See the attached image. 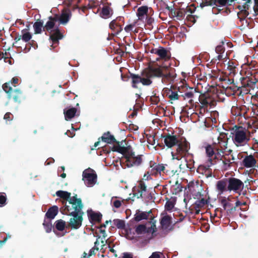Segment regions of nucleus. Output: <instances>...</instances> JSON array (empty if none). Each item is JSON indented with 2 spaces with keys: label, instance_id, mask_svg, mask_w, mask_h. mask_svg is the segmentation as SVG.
<instances>
[{
  "label": "nucleus",
  "instance_id": "52",
  "mask_svg": "<svg viewBox=\"0 0 258 258\" xmlns=\"http://www.w3.org/2000/svg\"><path fill=\"white\" fill-rule=\"evenodd\" d=\"M227 135L225 133H221L220 134L219 136L217 138L218 142H220L222 141L228 140Z\"/></svg>",
  "mask_w": 258,
  "mask_h": 258
},
{
  "label": "nucleus",
  "instance_id": "51",
  "mask_svg": "<svg viewBox=\"0 0 258 258\" xmlns=\"http://www.w3.org/2000/svg\"><path fill=\"white\" fill-rule=\"evenodd\" d=\"M160 101L159 98L158 96L156 95H153L150 97V101L151 104L157 105Z\"/></svg>",
  "mask_w": 258,
  "mask_h": 258
},
{
  "label": "nucleus",
  "instance_id": "61",
  "mask_svg": "<svg viewBox=\"0 0 258 258\" xmlns=\"http://www.w3.org/2000/svg\"><path fill=\"white\" fill-rule=\"evenodd\" d=\"M113 205L116 208H119L121 206V202L119 200H115L113 203Z\"/></svg>",
  "mask_w": 258,
  "mask_h": 258
},
{
  "label": "nucleus",
  "instance_id": "38",
  "mask_svg": "<svg viewBox=\"0 0 258 258\" xmlns=\"http://www.w3.org/2000/svg\"><path fill=\"white\" fill-rule=\"evenodd\" d=\"M241 83L244 87H250L251 88H253L256 83V81H255L254 80L250 79L249 78H242Z\"/></svg>",
  "mask_w": 258,
  "mask_h": 258
},
{
  "label": "nucleus",
  "instance_id": "11",
  "mask_svg": "<svg viewBox=\"0 0 258 258\" xmlns=\"http://www.w3.org/2000/svg\"><path fill=\"white\" fill-rule=\"evenodd\" d=\"M228 180V191H232L235 193L241 191L244 187L243 182L238 178L231 177L227 178Z\"/></svg>",
  "mask_w": 258,
  "mask_h": 258
},
{
  "label": "nucleus",
  "instance_id": "10",
  "mask_svg": "<svg viewBox=\"0 0 258 258\" xmlns=\"http://www.w3.org/2000/svg\"><path fill=\"white\" fill-rule=\"evenodd\" d=\"M133 192L134 196L137 199L143 198L148 192L147 185L143 179L139 180L137 185L133 188Z\"/></svg>",
  "mask_w": 258,
  "mask_h": 258
},
{
  "label": "nucleus",
  "instance_id": "42",
  "mask_svg": "<svg viewBox=\"0 0 258 258\" xmlns=\"http://www.w3.org/2000/svg\"><path fill=\"white\" fill-rule=\"evenodd\" d=\"M66 226V222L61 219L57 220L55 222V227L59 231H63L64 229Z\"/></svg>",
  "mask_w": 258,
  "mask_h": 258
},
{
  "label": "nucleus",
  "instance_id": "25",
  "mask_svg": "<svg viewBox=\"0 0 258 258\" xmlns=\"http://www.w3.org/2000/svg\"><path fill=\"white\" fill-rule=\"evenodd\" d=\"M150 167L152 169L150 171L147 172V174L150 173L151 175H156L158 173L161 174L162 171L164 172L165 166L163 164H156L154 162L153 164H150Z\"/></svg>",
  "mask_w": 258,
  "mask_h": 258
},
{
  "label": "nucleus",
  "instance_id": "15",
  "mask_svg": "<svg viewBox=\"0 0 258 258\" xmlns=\"http://www.w3.org/2000/svg\"><path fill=\"white\" fill-rule=\"evenodd\" d=\"M199 100L201 104V109L207 108L209 106H214L215 104L213 98L208 92L201 94L199 96Z\"/></svg>",
  "mask_w": 258,
  "mask_h": 258
},
{
  "label": "nucleus",
  "instance_id": "1",
  "mask_svg": "<svg viewBox=\"0 0 258 258\" xmlns=\"http://www.w3.org/2000/svg\"><path fill=\"white\" fill-rule=\"evenodd\" d=\"M112 151L122 155L121 162L128 168L137 167L143 162L142 155H136L131 146H119L118 145L112 148Z\"/></svg>",
  "mask_w": 258,
  "mask_h": 258
},
{
  "label": "nucleus",
  "instance_id": "3",
  "mask_svg": "<svg viewBox=\"0 0 258 258\" xmlns=\"http://www.w3.org/2000/svg\"><path fill=\"white\" fill-rule=\"evenodd\" d=\"M152 72L155 77H161L162 82L164 84L171 83L176 76L174 69L168 67L154 68Z\"/></svg>",
  "mask_w": 258,
  "mask_h": 258
},
{
  "label": "nucleus",
  "instance_id": "22",
  "mask_svg": "<svg viewBox=\"0 0 258 258\" xmlns=\"http://www.w3.org/2000/svg\"><path fill=\"white\" fill-rule=\"evenodd\" d=\"M228 180L227 178H223L217 182L216 188L219 194H222L228 190Z\"/></svg>",
  "mask_w": 258,
  "mask_h": 258
},
{
  "label": "nucleus",
  "instance_id": "44",
  "mask_svg": "<svg viewBox=\"0 0 258 258\" xmlns=\"http://www.w3.org/2000/svg\"><path fill=\"white\" fill-rule=\"evenodd\" d=\"M236 110L237 111L235 113L236 115L243 116L244 118L246 117V114H247L248 109L245 106L240 107L239 108H237Z\"/></svg>",
  "mask_w": 258,
  "mask_h": 258
},
{
  "label": "nucleus",
  "instance_id": "34",
  "mask_svg": "<svg viewBox=\"0 0 258 258\" xmlns=\"http://www.w3.org/2000/svg\"><path fill=\"white\" fill-rule=\"evenodd\" d=\"M58 212V208L56 206H53L48 209L45 214V217L49 219H53L56 216Z\"/></svg>",
  "mask_w": 258,
  "mask_h": 258
},
{
  "label": "nucleus",
  "instance_id": "9",
  "mask_svg": "<svg viewBox=\"0 0 258 258\" xmlns=\"http://www.w3.org/2000/svg\"><path fill=\"white\" fill-rule=\"evenodd\" d=\"M157 228L155 222H153L151 227L147 228L144 224L138 225L135 229L136 233L138 235L147 234L149 236L148 239L153 238V234L156 232Z\"/></svg>",
  "mask_w": 258,
  "mask_h": 258
},
{
  "label": "nucleus",
  "instance_id": "32",
  "mask_svg": "<svg viewBox=\"0 0 258 258\" xmlns=\"http://www.w3.org/2000/svg\"><path fill=\"white\" fill-rule=\"evenodd\" d=\"M113 12V10L108 6H104L100 13V16L103 19H108L112 16Z\"/></svg>",
  "mask_w": 258,
  "mask_h": 258
},
{
  "label": "nucleus",
  "instance_id": "7",
  "mask_svg": "<svg viewBox=\"0 0 258 258\" xmlns=\"http://www.w3.org/2000/svg\"><path fill=\"white\" fill-rule=\"evenodd\" d=\"M177 146L176 149V155L172 153L173 158L179 160L181 158L185 157L187 154H190L189 152L190 149V144L185 138L180 139L178 140V143L176 144Z\"/></svg>",
  "mask_w": 258,
  "mask_h": 258
},
{
  "label": "nucleus",
  "instance_id": "14",
  "mask_svg": "<svg viewBox=\"0 0 258 258\" xmlns=\"http://www.w3.org/2000/svg\"><path fill=\"white\" fill-rule=\"evenodd\" d=\"M242 165L247 168H258V156L256 154L245 156L242 161Z\"/></svg>",
  "mask_w": 258,
  "mask_h": 258
},
{
  "label": "nucleus",
  "instance_id": "29",
  "mask_svg": "<svg viewBox=\"0 0 258 258\" xmlns=\"http://www.w3.org/2000/svg\"><path fill=\"white\" fill-rule=\"evenodd\" d=\"M151 213V210L148 212H141L138 210L135 215L134 220L136 222H139L142 220H147L149 218Z\"/></svg>",
  "mask_w": 258,
  "mask_h": 258
},
{
  "label": "nucleus",
  "instance_id": "57",
  "mask_svg": "<svg viewBox=\"0 0 258 258\" xmlns=\"http://www.w3.org/2000/svg\"><path fill=\"white\" fill-rule=\"evenodd\" d=\"M236 207L235 206H233L230 208H228V209H227L226 211V213H227V215H228V216H230L231 215H232L236 210Z\"/></svg>",
  "mask_w": 258,
  "mask_h": 258
},
{
  "label": "nucleus",
  "instance_id": "31",
  "mask_svg": "<svg viewBox=\"0 0 258 258\" xmlns=\"http://www.w3.org/2000/svg\"><path fill=\"white\" fill-rule=\"evenodd\" d=\"M148 8L146 6L139 7L137 10V15L140 20H143L148 16Z\"/></svg>",
  "mask_w": 258,
  "mask_h": 258
},
{
  "label": "nucleus",
  "instance_id": "49",
  "mask_svg": "<svg viewBox=\"0 0 258 258\" xmlns=\"http://www.w3.org/2000/svg\"><path fill=\"white\" fill-rule=\"evenodd\" d=\"M208 203L207 200H205L204 198L201 199L200 200L197 201L195 203V204L198 208H201L204 207Z\"/></svg>",
  "mask_w": 258,
  "mask_h": 258
},
{
  "label": "nucleus",
  "instance_id": "35",
  "mask_svg": "<svg viewBox=\"0 0 258 258\" xmlns=\"http://www.w3.org/2000/svg\"><path fill=\"white\" fill-rule=\"evenodd\" d=\"M186 161V166L188 168L190 169L191 171L194 170V163L195 161L194 160V155L192 153L187 154L184 157Z\"/></svg>",
  "mask_w": 258,
  "mask_h": 258
},
{
  "label": "nucleus",
  "instance_id": "19",
  "mask_svg": "<svg viewBox=\"0 0 258 258\" xmlns=\"http://www.w3.org/2000/svg\"><path fill=\"white\" fill-rule=\"evenodd\" d=\"M162 138H164L165 145L169 148H171L178 143L179 139L175 135H171L168 133L164 135H162Z\"/></svg>",
  "mask_w": 258,
  "mask_h": 258
},
{
  "label": "nucleus",
  "instance_id": "58",
  "mask_svg": "<svg viewBox=\"0 0 258 258\" xmlns=\"http://www.w3.org/2000/svg\"><path fill=\"white\" fill-rule=\"evenodd\" d=\"M19 82V79L17 77H14L12 79V80L8 82V83H10V86L11 85H13L14 87H16V85Z\"/></svg>",
  "mask_w": 258,
  "mask_h": 258
},
{
  "label": "nucleus",
  "instance_id": "27",
  "mask_svg": "<svg viewBox=\"0 0 258 258\" xmlns=\"http://www.w3.org/2000/svg\"><path fill=\"white\" fill-rule=\"evenodd\" d=\"M88 215L89 221L92 224L101 222L102 215L100 213H96L91 211L90 212L88 211Z\"/></svg>",
  "mask_w": 258,
  "mask_h": 258
},
{
  "label": "nucleus",
  "instance_id": "63",
  "mask_svg": "<svg viewBox=\"0 0 258 258\" xmlns=\"http://www.w3.org/2000/svg\"><path fill=\"white\" fill-rule=\"evenodd\" d=\"M149 258H160V252H154Z\"/></svg>",
  "mask_w": 258,
  "mask_h": 258
},
{
  "label": "nucleus",
  "instance_id": "43",
  "mask_svg": "<svg viewBox=\"0 0 258 258\" xmlns=\"http://www.w3.org/2000/svg\"><path fill=\"white\" fill-rule=\"evenodd\" d=\"M22 39L25 42H28L32 38L31 33L25 29L22 30Z\"/></svg>",
  "mask_w": 258,
  "mask_h": 258
},
{
  "label": "nucleus",
  "instance_id": "26",
  "mask_svg": "<svg viewBox=\"0 0 258 258\" xmlns=\"http://www.w3.org/2000/svg\"><path fill=\"white\" fill-rule=\"evenodd\" d=\"M197 171L198 173L205 175L206 178L212 177L213 175L212 170L210 168V166H206L201 165L198 167Z\"/></svg>",
  "mask_w": 258,
  "mask_h": 258
},
{
  "label": "nucleus",
  "instance_id": "6",
  "mask_svg": "<svg viewBox=\"0 0 258 258\" xmlns=\"http://www.w3.org/2000/svg\"><path fill=\"white\" fill-rule=\"evenodd\" d=\"M205 151L206 155L209 158L208 161L211 165L215 164L218 160L222 159V151L218 149L216 143L212 145L208 144L205 146Z\"/></svg>",
  "mask_w": 258,
  "mask_h": 258
},
{
  "label": "nucleus",
  "instance_id": "13",
  "mask_svg": "<svg viewBox=\"0 0 258 258\" xmlns=\"http://www.w3.org/2000/svg\"><path fill=\"white\" fill-rule=\"evenodd\" d=\"M84 213L66 214L68 216H72L66 227L71 228L72 229H78L82 225L83 221V215Z\"/></svg>",
  "mask_w": 258,
  "mask_h": 258
},
{
  "label": "nucleus",
  "instance_id": "30",
  "mask_svg": "<svg viewBox=\"0 0 258 258\" xmlns=\"http://www.w3.org/2000/svg\"><path fill=\"white\" fill-rule=\"evenodd\" d=\"M172 224V218L170 216L166 215L161 218L160 224L163 229L166 230Z\"/></svg>",
  "mask_w": 258,
  "mask_h": 258
},
{
  "label": "nucleus",
  "instance_id": "45",
  "mask_svg": "<svg viewBox=\"0 0 258 258\" xmlns=\"http://www.w3.org/2000/svg\"><path fill=\"white\" fill-rule=\"evenodd\" d=\"M222 159H223V160L222 159L221 160H222L224 169L225 170H227L228 169L230 168L232 163V162H230L231 159L229 158H227L225 155H223Z\"/></svg>",
  "mask_w": 258,
  "mask_h": 258
},
{
  "label": "nucleus",
  "instance_id": "64",
  "mask_svg": "<svg viewBox=\"0 0 258 258\" xmlns=\"http://www.w3.org/2000/svg\"><path fill=\"white\" fill-rule=\"evenodd\" d=\"M133 254L131 253L124 252L122 258H133Z\"/></svg>",
  "mask_w": 258,
  "mask_h": 258
},
{
  "label": "nucleus",
  "instance_id": "54",
  "mask_svg": "<svg viewBox=\"0 0 258 258\" xmlns=\"http://www.w3.org/2000/svg\"><path fill=\"white\" fill-rule=\"evenodd\" d=\"M185 12L184 11L178 10L176 12V17L178 20L182 19L185 16Z\"/></svg>",
  "mask_w": 258,
  "mask_h": 258
},
{
  "label": "nucleus",
  "instance_id": "62",
  "mask_svg": "<svg viewBox=\"0 0 258 258\" xmlns=\"http://www.w3.org/2000/svg\"><path fill=\"white\" fill-rule=\"evenodd\" d=\"M229 0H215V2L218 3L220 6H225Z\"/></svg>",
  "mask_w": 258,
  "mask_h": 258
},
{
  "label": "nucleus",
  "instance_id": "23",
  "mask_svg": "<svg viewBox=\"0 0 258 258\" xmlns=\"http://www.w3.org/2000/svg\"><path fill=\"white\" fill-rule=\"evenodd\" d=\"M49 20L46 22L44 26L43 27V30L44 31H47L51 33L53 30V28H55V23L57 21L56 17L50 16L49 17Z\"/></svg>",
  "mask_w": 258,
  "mask_h": 258
},
{
  "label": "nucleus",
  "instance_id": "36",
  "mask_svg": "<svg viewBox=\"0 0 258 258\" xmlns=\"http://www.w3.org/2000/svg\"><path fill=\"white\" fill-rule=\"evenodd\" d=\"M76 112L77 109L74 107H72L67 110H64L63 113L64 114L65 119L67 120L71 119L75 116Z\"/></svg>",
  "mask_w": 258,
  "mask_h": 258
},
{
  "label": "nucleus",
  "instance_id": "56",
  "mask_svg": "<svg viewBox=\"0 0 258 258\" xmlns=\"http://www.w3.org/2000/svg\"><path fill=\"white\" fill-rule=\"evenodd\" d=\"M7 198L5 195L0 194V207H3L6 204Z\"/></svg>",
  "mask_w": 258,
  "mask_h": 258
},
{
  "label": "nucleus",
  "instance_id": "16",
  "mask_svg": "<svg viewBox=\"0 0 258 258\" xmlns=\"http://www.w3.org/2000/svg\"><path fill=\"white\" fill-rule=\"evenodd\" d=\"M163 95L172 101L179 100L180 98L178 93V90L176 89V85H171L170 88H164L163 89Z\"/></svg>",
  "mask_w": 258,
  "mask_h": 258
},
{
  "label": "nucleus",
  "instance_id": "59",
  "mask_svg": "<svg viewBox=\"0 0 258 258\" xmlns=\"http://www.w3.org/2000/svg\"><path fill=\"white\" fill-rule=\"evenodd\" d=\"M146 24L149 26H152V23L154 22V19L151 17L147 16L146 18Z\"/></svg>",
  "mask_w": 258,
  "mask_h": 258
},
{
  "label": "nucleus",
  "instance_id": "53",
  "mask_svg": "<svg viewBox=\"0 0 258 258\" xmlns=\"http://www.w3.org/2000/svg\"><path fill=\"white\" fill-rule=\"evenodd\" d=\"M135 23L131 24L128 25H126L124 29L125 31L127 33H129L133 30V29L135 27Z\"/></svg>",
  "mask_w": 258,
  "mask_h": 258
},
{
  "label": "nucleus",
  "instance_id": "48",
  "mask_svg": "<svg viewBox=\"0 0 258 258\" xmlns=\"http://www.w3.org/2000/svg\"><path fill=\"white\" fill-rule=\"evenodd\" d=\"M43 225L45 230V231L47 233H49L50 232H51L52 229V224L50 222H47L45 220H44L43 223Z\"/></svg>",
  "mask_w": 258,
  "mask_h": 258
},
{
  "label": "nucleus",
  "instance_id": "12",
  "mask_svg": "<svg viewBox=\"0 0 258 258\" xmlns=\"http://www.w3.org/2000/svg\"><path fill=\"white\" fill-rule=\"evenodd\" d=\"M124 24L123 17L119 16L110 22L109 25V28L113 32L114 36L119 34L123 30L122 26Z\"/></svg>",
  "mask_w": 258,
  "mask_h": 258
},
{
  "label": "nucleus",
  "instance_id": "41",
  "mask_svg": "<svg viewBox=\"0 0 258 258\" xmlns=\"http://www.w3.org/2000/svg\"><path fill=\"white\" fill-rule=\"evenodd\" d=\"M189 88V87H188L186 83L184 84V83H182V85L179 86H176V89L178 90V93L179 94L180 97H181L183 95L184 93H185V92L187 91V90H188Z\"/></svg>",
  "mask_w": 258,
  "mask_h": 258
},
{
  "label": "nucleus",
  "instance_id": "28",
  "mask_svg": "<svg viewBox=\"0 0 258 258\" xmlns=\"http://www.w3.org/2000/svg\"><path fill=\"white\" fill-rule=\"evenodd\" d=\"M53 31V33L50 35V39L53 44H58V40L62 39L63 35L60 32L58 27H56Z\"/></svg>",
  "mask_w": 258,
  "mask_h": 258
},
{
  "label": "nucleus",
  "instance_id": "20",
  "mask_svg": "<svg viewBox=\"0 0 258 258\" xmlns=\"http://www.w3.org/2000/svg\"><path fill=\"white\" fill-rule=\"evenodd\" d=\"M151 53H154L159 56L160 58L164 60H168L171 57L170 52L163 47H160L159 49H153L151 50Z\"/></svg>",
  "mask_w": 258,
  "mask_h": 258
},
{
  "label": "nucleus",
  "instance_id": "55",
  "mask_svg": "<svg viewBox=\"0 0 258 258\" xmlns=\"http://www.w3.org/2000/svg\"><path fill=\"white\" fill-rule=\"evenodd\" d=\"M174 207V204L173 203L171 202V201H167L166 202V204H165V209L168 210V211H170L171 210H172Z\"/></svg>",
  "mask_w": 258,
  "mask_h": 258
},
{
  "label": "nucleus",
  "instance_id": "40",
  "mask_svg": "<svg viewBox=\"0 0 258 258\" xmlns=\"http://www.w3.org/2000/svg\"><path fill=\"white\" fill-rule=\"evenodd\" d=\"M194 96V92L192 91V88L189 87L188 90L184 93L183 95L181 97L183 98V100H185V99H190L189 103H192L193 102L192 98Z\"/></svg>",
  "mask_w": 258,
  "mask_h": 258
},
{
  "label": "nucleus",
  "instance_id": "5",
  "mask_svg": "<svg viewBox=\"0 0 258 258\" xmlns=\"http://www.w3.org/2000/svg\"><path fill=\"white\" fill-rule=\"evenodd\" d=\"M4 91L7 94L8 98L13 100L15 103H20L24 99L23 92L20 89H13L10 83H5L2 86Z\"/></svg>",
  "mask_w": 258,
  "mask_h": 258
},
{
  "label": "nucleus",
  "instance_id": "8",
  "mask_svg": "<svg viewBox=\"0 0 258 258\" xmlns=\"http://www.w3.org/2000/svg\"><path fill=\"white\" fill-rule=\"evenodd\" d=\"M97 179V174L93 169L89 168L83 171V180L87 186L89 187L93 186L96 183Z\"/></svg>",
  "mask_w": 258,
  "mask_h": 258
},
{
  "label": "nucleus",
  "instance_id": "46",
  "mask_svg": "<svg viewBox=\"0 0 258 258\" xmlns=\"http://www.w3.org/2000/svg\"><path fill=\"white\" fill-rule=\"evenodd\" d=\"M228 144V140L222 141L220 142L216 143V145L218 149L220 151H222V154L224 153V151L227 148Z\"/></svg>",
  "mask_w": 258,
  "mask_h": 258
},
{
  "label": "nucleus",
  "instance_id": "24",
  "mask_svg": "<svg viewBox=\"0 0 258 258\" xmlns=\"http://www.w3.org/2000/svg\"><path fill=\"white\" fill-rule=\"evenodd\" d=\"M54 16L57 17V21H59L60 24L64 25L69 22L71 14L69 10H66L62 11L60 16L58 15H55Z\"/></svg>",
  "mask_w": 258,
  "mask_h": 258
},
{
  "label": "nucleus",
  "instance_id": "17",
  "mask_svg": "<svg viewBox=\"0 0 258 258\" xmlns=\"http://www.w3.org/2000/svg\"><path fill=\"white\" fill-rule=\"evenodd\" d=\"M154 68H150L149 70H144L141 74V83L144 86L150 85L152 81L151 80V78L155 77L154 73L152 72Z\"/></svg>",
  "mask_w": 258,
  "mask_h": 258
},
{
  "label": "nucleus",
  "instance_id": "60",
  "mask_svg": "<svg viewBox=\"0 0 258 258\" xmlns=\"http://www.w3.org/2000/svg\"><path fill=\"white\" fill-rule=\"evenodd\" d=\"M98 249H99L98 247H92L89 251V256H91L92 255H95V254H96L95 250L97 251V250H98Z\"/></svg>",
  "mask_w": 258,
  "mask_h": 258
},
{
  "label": "nucleus",
  "instance_id": "47",
  "mask_svg": "<svg viewBox=\"0 0 258 258\" xmlns=\"http://www.w3.org/2000/svg\"><path fill=\"white\" fill-rule=\"evenodd\" d=\"M113 224L119 229H123L125 227V223L123 220L120 219H114Z\"/></svg>",
  "mask_w": 258,
  "mask_h": 258
},
{
  "label": "nucleus",
  "instance_id": "39",
  "mask_svg": "<svg viewBox=\"0 0 258 258\" xmlns=\"http://www.w3.org/2000/svg\"><path fill=\"white\" fill-rule=\"evenodd\" d=\"M43 25V22L42 20H38L34 23L33 28L35 34H40L42 32V29L44 27Z\"/></svg>",
  "mask_w": 258,
  "mask_h": 258
},
{
  "label": "nucleus",
  "instance_id": "37",
  "mask_svg": "<svg viewBox=\"0 0 258 258\" xmlns=\"http://www.w3.org/2000/svg\"><path fill=\"white\" fill-rule=\"evenodd\" d=\"M221 203L224 210H226L228 208L233 206V205L232 203V201L230 197L227 198L223 197L221 200Z\"/></svg>",
  "mask_w": 258,
  "mask_h": 258
},
{
  "label": "nucleus",
  "instance_id": "4",
  "mask_svg": "<svg viewBox=\"0 0 258 258\" xmlns=\"http://www.w3.org/2000/svg\"><path fill=\"white\" fill-rule=\"evenodd\" d=\"M231 133L233 135L232 139L236 147L243 146L247 144L250 140L249 136L246 135V130L241 126H236Z\"/></svg>",
  "mask_w": 258,
  "mask_h": 258
},
{
  "label": "nucleus",
  "instance_id": "50",
  "mask_svg": "<svg viewBox=\"0 0 258 258\" xmlns=\"http://www.w3.org/2000/svg\"><path fill=\"white\" fill-rule=\"evenodd\" d=\"M222 44L217 46L215 48L216 52L218 54H222L225 51V48L223 46V42H222Z\"/></svg>",
  "mask_w": 258,
  "mask_h": 258
},
{
  "label": "nucleus",
  "instance_id": "2",
  "mask_svg": "<svg viewBox=\"0 0 258 258\" xmlns=\"http://www.w3.org/2000/svg\"><path fill=\"white\" fill-rule=\"evenodd\" d=\"M83 204L82 200L78 198L77 195H75L67 203L65 202V205L60 209V211L62 214H73L78 213H84L82 211Z\"/></svg>",
  "mask_w": 258,
  "mask_h": 258
},
{
  "label": "nucleus",
  "instance_id": "18",
  "mask_svg": "<svg viewBox=\"0 0 258 258\" xmlns=\"http://www.w3.org/2000/svg\"><path fill=\"white\" fill-rule=\"evenodd\" d=\"M99 140H101L102 141L109 144L115 143L112 148V149L115 146L119 145V146H122V142L117 141L115 139L114 137L112 135L110 132H107L104 133L102 137L98 139Z\"/></svg>",
  "mask_w": 258,
  "mask_h": 258
},
{
  "label": "nucleus",
  "instance_id": "33",
  "mask_svg": "<svg viewBox=\"0 0 258 258\" xmlns=\"http://www.w3.org/2000/svg\"><path fill=\"white\" fill-rule=\"evenodd\" d=\"M56 195L62 199L64 201L62 202L63 205H65V202L69 201L72 197H71V194L67 191L63 190H58L56 192Z\"/></svg>",
  "mask_w": 258,
  "mask_h": 258
},
{
  "label": "nucleus",
  "instance_id": "21",
  "mask_svg": "<svg viewBox=\"0 0 258 258\" xmlns=\"http://www.w3.org/2000/svg\"><path fill=\"white\" fill-rule=\"evenodd\" d=\"M141 75L139 74H135L134 73H132L129 72V76H125L121 75V78L123 79V78H126V80H124L125 81H127L129 79H131L132 81V86L134 88H137L138 85L141 83Z\"/></svg>",
  "mask_w": 258,
  "mask_h": 258
}]
</instances>
